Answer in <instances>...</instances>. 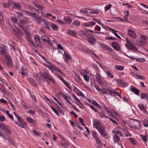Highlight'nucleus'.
Segmentation results:
<instances>
[{
    "instance_id": "obj_1",
    "label": "nucleus",
    "mask_w": 148,
    "mask_h": 148,
    "mask_svg": "<svg viewBox=\"0 0 148 148\" xmlns=\"http://www.w3.org/2000/svg\"><path fill=\"white\" fill-rule=\"evenodd\" d=\"M81 75L83 77L84 80L87 82L89 81L90 77L89 76V73L86 69H84L81 71L80 73Z\"/></svg>"
},
{
    "instance_id": "obj_2",
    "label": "nucleus",
    "mask_w": 148,
    "mask_h": 148,
    "mask_svg": "<svg viewBox=\"0 0 148 148\" xmlns=\"http://www.w3.org/2000/svg\"><path fill=\"white\" fill-rule=\"evenodd\" d=\"M82 47H79L80 50L83 51L84 52H86L88 53H89L90 54H92V57L95 59H97L98 57L96 55L91 51L90 50H89L86 47L84 46H82Z\"/></svg>"
},
{
    "instance_id": "obj_3",
    "label": "nucleus",
    "mask_w": 148,
    "mask_h": 148,
    "mask_svg": "<svg viewBox=\"0 0 148 148\" xmlns=\"http://www.w3.org/2000/svg\"><path fill=\"white\" fill-rule=\"evenodd\" d=\"M4 57L6 58V63L8 66L10 68L12 67L13 65L11 58L8 54H5Z\"/></svg>"
},
{
    "instance_id": "obj_4",
    "label": "nucleus",
    "mask_w": 148,
    "mask_h": 148,
    "mask_svg": "<svg viewBox=\"0 0 148 148\" xmlns=\"http://www.w3.org/2000/svg\"><path fill=\"white\" fill-rule=\"evenodd\" d=\"M126 39L127 41L126 45L129 49L134 51L138 50L137 48L131 43L128 40L127 38H126Z\"/></svg>"
},
{
    "instance_id": "obj_5",
    "label": "nucleus",
    "mask_w": 148,
    "mask_h": 148,
    "mask_svg": "<svg viewBox=\"0 0 148 148\" xmlns=\"http://www.w3.org/2000/svg\"><path fill=\"white\" fill-rule=\"evenodd\" d=\"M106 27L109 31H111L113 34H114V35L116 37H120L119 35H120L122 36H123L121 34V33L117 31L108 26H106Z\"/></svg>"
},
{
    "instance_id": "obj_6",
    "label": "nucleus",
    "mask_w": 148,
    "mask_h": 148,
    "mask_svg": "<svg viewBox=\"0 0 148 148\" xmlns=\"http://www.w3.org/2000/svg\"><path fill=\"white\" fill-rule=\"evenodd\" d=\"M117 84L120 86L125 87L126 86V83L125 82L121 80L120 79H118L116 80Z\"/></svg>"
},
{
    "instance_id": "obj_7",
    "label": "nucleus",
    "mask_w": 148,
    "mask_h": 148,
    "mask_svg": "<svg viewBox=\"0 0 148 148\" xmlns=\"http://www.w3.org/2000/svg\"><path fill=\"white\" fill-rule=\"evenodd\" d=\"M144 40H140L136 42V44L138 46H144L146 45V43L145 40L147 39V38H145Z\"/></svg>"
},
{
    "instance_id": "obj_8",
    "label": "nucleus",
    "mask_w": 148,
    "mask_h": 148,
    "mask_svg": "<svg viewBox=\"0 0 148 148\" xmlns=\"http://www.w3.org/2000/svg\"><path fill=\"white\" fill-rule=\"evenodd\" d=\"M109 92L110 93L112 96H117L121 99L122 98L121 95H120L118 92H116L114 90L112 89L111 90H109Z\"/></svg>"
},
{
    "instance_id": "obj_9",
    "label": "nucleus",
    "mask_w": 148,
    "mask_h": 148,
    "mask_svg": "<svg viewBox=\"0 0 148 148\" xmlns=\"http://www.w3.org/2000/svg\"><path fill=\"white\" fill-rule=\"evenodd\" d=\"M44 65L46 67L48 68L53 73H54L55 70H56V69H57V67L54 65L52 64L49 65L45 64Z\"/></svg>"
},
{
    "instance_id": "obj_10",
    "label": "nucleus",
    "mask_w": 148,
    "mask_h": 148,
    "mask_svg": "<svg viewBox=\"0 0 148 148\" xmlns=\"http://www.w3.org/2000/svg\"><path fill=\"white\" fill-rule=\"evenodd\" d=\"M138 106L140 110L144 114H148L147 111L145 109L144 106L143 104L140 103H139L138 104Z\"/></svg>"
},
{
    "instance_id": "obj_11",
    "label": "nucleus",
    "mask_w": 148,
    "mask_h": 148,
    "mask_svg": "<svg viewBox=\"0 0 148 148\" xmlns=\"http://www.w3.org/2000/svg\"><path fill=\"white\" fill-rule=\"evenodd\" d=\"M96 24V23L93 21L88 22L87 23H83L82 25L84 27H88L95 25Z\"/></svg>"
},
{
    "instance_id": "obj_12",
    "label": "nucleus",
    "mask_w": 148,
    "mask_h": 148,
    "mask_svg": "<svg viewBox=\"0 0 148 148\" xmlns=\"http://www.w3.org/2000/svg\"><path fill=\"white\" fill-rule=\"evenodd\" d=\"M7 47L5 45H2L0 48V53L3 55L4 56L5 55L8 54L6 52Z\"/></svg>"
},
{
    "instance_id": "obj_13",
    "label": "nucleus",
    "mask_w": 148,
    "mask_h": 148,
    "mask_svg": "<svg viewBox=\"0 0 148 148\" xmlns=\"http://www.w3.org/2000/svg\"><path fill=\"white\" fill-rule=\"evenodd\" d=\"M100 123L99 120L95 119L93 122V127L97 130H98L99 128L101 127Z\"/></svg>"
},
{
    "instance_id": "obj_14",
    "label": "nucleus",
    "mask_w": 148,
    "mask_h": 148,
    "mask_svg": "<svg viewBox=\"0 0 148 148\" xmlns=\"http://www.w3.org/2000/svg\"><path fill=\"white\" fill-rule=\"evenodd\" d=\"M95 76L96 80L98 81V83L100 84H102L103 83L102 81L101 77V75L98 73H97Z\"/></svg>"
},
{
    "instance_id": "obj_15",
    "label": "nucleus",
    "mask_w": 148,
    "mask_h": 148,
    "mask_svg": "<svg viewBox=\"0 0 148 148\" xmlns=\"http://www.w3.org/2000/svg\"><path fill=\"white\" fill-rule=\"evenodd\" d=\"M129 35L131 37H136V35L134 30L128 29L127 30Z\"/></svg>"
},
{
    "instance_id": "obj_16",
    "label": "nucleus",
    "mask_w": 148,
    "mask_h": 148,
    "mask_svg": "<svg viewBox=\"0 0 148 148\" xmlns=\"http://www.w3.org/2000/svg\"><path fill=\"white\" fill-rule=\"evenodd\" d=\"M60 144L64 147H66L69 146V144L66 140L63 138L61 140Z\"/></svg>"
},
{
    "instance_id": "obj_17",
    "label": "nucleus",
    "mask_w": 148,
    "mask_h": 148,
    "mask_svg": "<svg viewBox=\"0 0 148 148\" xmlns=\"http://www.w3.org/2000/svg\"><path fill=\"white\" fill-rule=\"evenodd\" d=\"M64 22H65V24L66 23L69 24H70L72 21V20L71 18L69 16H66L64 17Z\"/></svg>"
},
{
    "instance_id": "obj_18",
    "label": "nucleus",
    "mask_w": 148,
    "mask_h": 148,
    "mask_svg": "<svg viewBox=\"0 0 148 148\" xmlns=\"http://www.w3.org/2000/svg\"><path fill=\"white\" fill-rule=\"evenodd\" d=\"M27 71L28 70L27 69L22 68L21 73L23 77H24L27 75Z\"/></svg>"
},
{
    "instance_id": "obj_19",
    "label": "nucleus",
    "mask_w": 148,
    "mask_h": 148,
    "mask_svg": "<svg viewBox=\"0 0 148 148\" xmlns=\"http://www.w3.org/2000/svg\"><path fill=\"white\" fill-rule=\"evenodd\" d=\"M13 3V8L16 9L20 10L21 9V6L20 4L16 2H14Z\"/></svg>"
},
{
    "instance_id": "obj_20",
    "label": "nucleus",
    "mask_w": 148,
    "mask_h": 148,
    "mask_svg": "<svg viewBox=\"0 0 148 148\" xmlns=\"http://www.w3.org/2000/svg\"><path fill=\"white\" fill-rule=\"evenodd\" d=\"M112 47L116 50L119 51L120 49V47L117 43L116 42H112Z\"/></svg>"
},
{
    "instance_id": "obj_21",
    "label": "nucleus",
    "mask_w": 148,
    "mask_h": 148,
    "mask_svg": "<svg viewBox=\"0 0 148 148\" xmlns=\"http://www.w3.org/2000/svg\"><path fill=\"white\" fill-rule=\"evenodd\" d=\"M0 129L1 130L8 131V127L3 124H1L0 123Z\"/></svg>"
},
{
    "instance_id": "obj_22",
    "label": "nucleus",
    "mask_w": 148,
    "mask_h": 148,
    "mask_svg": "<svg viewBox=\"0 0 148 148\" xmlns=\"http://www.w3.org/2000/svg\"><path fill=\"white\" fill-rule=\"evenodd\" d=\"M64 53L65 56V59L64 61L66 62H68L69 60L71 59V57L68 53L66 52H64Z\"/></svg>"
},
{
    "instance_id": "obj_23",
    "label": "nucleus",
    "mask_w": 148,
    "mask_h": 148,
    "mask_svg": "<svg viewBox=\"0 0 148 148\" xmlns=\"http://www.w3.org/2000/svg\"><path fill=\"white\" fill-rule=\"evenodd\" d=\"M27 125V124L26 123H23L22 121L20 120V119L19 120H18V125L19 127L23 128H24V126Z\"/></svg>"
},
{
    "instance_id": "obj_24",
    "label": "nucleus",
    "mask_w": 148,
    "mask_h": 148,
    "mask_svg": "<svg viewBox=\"0 0 148 148\" xmlns=\"http://www.w3.org/2000/svg\"><path fill=\"white\" fill-rule=\"evenodd\" d=\"M50 26L54 31H58L59 30V27L58 26L54 23H52Z\"/></svg>"
},
{
    "instance_id": "obj_25",
    "label": "nucleus",
    "mask_w": 148,
    "mask_h": 148,
    "mask_svg": "<svg viewBox=\"0 0 148 148\" xmlns=\"http://www.w3.org/2000/svg\"><path fill=\"white\" fill-rule=\"evenodd\" d=\"M100 46L101 48L106 50L110 51L111 49V48L109 47L107 45L105 44L101 43L100 44Z\"/></svg>"
},
{
    "instance_id": "obj_26",
    "label": "nucleus",
    "mask_w": 148,
    "mask_h": 148,
    "mask_svg": "<svg viewBox=\"0 0 148 148\" xmlns=\"http://www.w3.org/2000/svg\"><path fill=\"white\" fill-rule=\"evenodd\" d=\"M105 73L107 76L108 77L112 78H114V76L111 71H107L105 72Z\"/></svg>"
},
{
    "instance_id": "obj_27",
    "label": "nucleus",
    "mask_w": 148,
    "mask_h": 148,
    "mask_svg": "<svg viewBox=\"0 0 148 148\" xmlns=\"http://www.w3.org/2000/svg\"><path fill=\"white\" fill-rule=\"evenodd\" d=\"M124 13H126V14L125 15L124 18L125 20L123 21L127 22L128 18V16L129 14V12L128 10H125L124 12Z\"/></svg>"
},
{
    "instance_id": "obj_28",
    "label": "nucleus",
    "mask_w": 148,
    "mask_h": 148,
    "mask_svg": "<svg viewBox=\"0 0 148 148\" xmlns=\"http://www.w3.org/2000/svg\"><path fill=\"white\" fill-rule=\"evenodd\" d=\"M107 110L109 115L112 116H114V113L113 109L109 108L107 109Z\"/></svg>"
},
{
    "instance_id": "obj_29",
    "label": "nucleus",
    "mask_w": 148,
    "mask_h": 148,
    "mask_svg": "<svg viewBox=\"0 0 148 148\" xmlns=\"http://www.w3.org/2000/svg\"><path fill=\"white\" fill-rule=\"evenodd\" d=\"M24 12L25 13L26 15H29L34 18H35L36 16L35 13H30L26 10H24Z\"/></svg>"
},
{
    "instance_id": "obj_30",
    "label": "nucleus",
    "mask_w": 148,
    "mask_h": 148,
    "mask_svg": "<svg viewBox=\"0 0 148 148\" xmlns=\"http://www.w3.org/2000/svg\"><path fill=\"white\" fill-rule=\"evenodd\" d=\"M88 40L89 42L92 44H94L96 41L95 38H88Z\"/></svg>"
},
{
    "instance_id": "obj_31",
    "label": "nucleus",
    "mask_w": 148,
    "mask_h": 148,
    "mask_svg": "<svg viewBox=\"0 0 148 148\" xmlns=\"http://www.w3.org/2000/svg\"><path fill=\"white\" fill-rule=\"evenodd\" d=\"M68 33L71 36H75L77 34L75 32L72 30H68Z\"/></svg>"
},
{
    "instance_id": "obj_32",
    "label": "nucleus",
    "mask_w": 148,
    "mask_h": 148,
    "mask_svg": "<svg viewBox=\"0 0 148 148\" xmlns=\"http://www.w3.org/2000/svg\"><path fill=\"white\" fill-rule=\"evenodd\" d=\"M115 68L118 71H123L124 69V67L123 66L116 65L115 66Z\"/></svg>"
},
{
    "instance_id": "obj_33",
    "label": "nucleus",
    "mask_w": 148,
    "mask_h": 148,
    "mask_svg": "<svg viewBox=\"0 0 148 148\" xmlns=\"http://www.w3.org/2000/svg\"><path fill=\"white\" fill-rule=\"evenodd\" d=\"M131 90L132 92H134L136 95H139V90L136 89L135 88L132 87L131 88Z\"/></svg>"
},
{
    "instance_id": "obj_34",
    "label": "nucleus",
    "mask_w": 148,
    "mask_h": 148,
    "mask_svg": "<svg viewBox=\"0 0 148 148\" xmlns=\"http://www.w3.org/2000/svg\"><path fill=\"white\" fill-rule=\"evenodd\" d=\"M13 32L14 34H16L17 36H19L21 32L20 31L16 28L14 29H13Z\"/></svg>"
},
{
    "instance_id": "obj_35",
    "label": "nucleus",
    "mask_w": 148,
    "mask_h": 148,
    "mask_svg": "<svg viewBox=\"0 0 148 148\" xmlns=\"http://www.w3.org/2000/svg\"><path fill=\"white\" fill-rule=\"evenodd\" d=\"M114 141L115 143H118L119 140L120 138L118 135L114 134L113 138Z\"/></svg>"
},
{
    "instance_id": "obj_36",
    "label": "nucleus",
    "mask_w": 148,
    "mask_h": 148,
    "mask_svg": "<svg viewBox=\"0 0 148 148\" xmlns=\"http://www.w3.org/2000/svg\"><path fill=\"white\" fill-rule=\"evenodd\" d=\"M27 121L29 123L33 124L35 122V121L31 118L29 117H27L26 118Z\"/></svg>"
},
{
    "instance_id": "obj_37",
    "label": "nucleus",
    "mask_w": 148,
    "mask_h": 148,
    "mask_svg": "<svg viewBox=\"0 0 148 148\" xmlns=\"http://www.w3.org/2000/svg\"><path fill=\"white\" fill-rule=\"evenodd\" d=\"M112 132L113 133H114V134L116 135H118L120 136H121L122 135V133L118 131H116L115 129H114L113 130Z\"/></svg>"
},
{
    "instance_id": "obj_38",
    "label": "nucleus",
    "mask_w": 148,
    "mask_h": 148,
    "mask_svg": "<svg viewBox=\"0 0 148 148\" xmlns=\"http://www.w3.org/2000/svg\"><path fill=\"white\" fill-rule=\"evenodd\" d=\"M62 97H63V98H64V99H65V100L66 101V102L70 104H71V101H69L68 97L66 95H65V94H63L62 95Z\"/></svg>"
},
{
    "instance_id": "obj_39",
    "label": "nucleus",
    "mask_w": 148,
    "mask_h": 148,
    "mask_svg": "<svg viewBox=\"0 0 148 148\" xmlns=\"http://www.w3.org/2000/svg\"><path fill=\"white\" fill-rule=\"evenodd\" d=\"M29 21V19L27 18H23L22 21H21V24H23V23H27Z\"/></svg>"
},
{
    "instance_id": "obj_40",
    "label": "nucleus",
    "mask_w": 148,
    "mask_h": 148,
    "mask_svg": "<svg viewBox=\"0 0 148 148\" xmlns=\"http://www.w3.org/2000/svg\"><path fill=\"white\" fill-rule=\"evenodd\" d=\"M50 108L52 110L53 112L58 116L59 115V114L58 112L55 108L51 106H50Z\"/></svg>"
},
{
    "instance_id": "obj_41",
    "label": "nucleus",
    "mask_w": 148,
    "mask_h": 148,
    "mask_svg": "<svg viewBox=\"0 0 148 148\" xmlns=\"http://www.w3.org/2000/svg\"><path fill=\"white\" fill-rule=\"evenodd\" d=\"M11 20L14 23H15L17 22L18 19L15 16H12L11 17Z\"/></svg>"
},
{
    "instance_id": "obj_42",
    "label": "nucleus",
    "mask_w": 148,
    "mask_h": 148,
    "mask_svg": "<svg viewBox=\"0 0 148 148\" xmlns=\"http://www.w3.org/2000/svg\"><path fill=\"white\" fill-rule=\"evenodd\" d=\"M81 33H82L83 35V36H87V37L88 36H89V37H92L91 36H90V34H89L87 32H85L84 31L81 30L80 31Z\"/></svg>"
},
{
    "instance_id": "obj_43",
    "label": "nucleus",
    "mask_w": 148,
    "mask_h": 148,
    "mask_svg": "<svg viewBox=\"0 0 148 148\" xmlns=\"http://www.w3.org/2000/svg\"><path fill=\"white\" fill-rule=\"evenodd\" d=\"M50 75L48 72L44 73L42 74V76L45 79H47Z\"/></svg>"
},
{
    "instance_id": "obj_44",
    "label": "nucleus",
    "mask_w": 148,
    "mask_h": 148,
    "mask_svg": "<svg viewBox=\"0 0 148 148\" xmlns=\"http://www.w3.org/2000/svg\"><path fill=\"white\" fill-rule=\"evenodd\" d=\"M136 59L138 62H143L146 61L145 59L142 58H140L138 59L136 58Z\"/></svg>"
},
{
    "instance_id": "obj_45",
    "label": "nucleus",
    "mask_w": 148,
    "mask_h": 148,
    "mask_svg": "<svg viewBox=\"0 0 148 148\" xmlns=\"http://www.w3.org/2000/svg\"><path fill=\"white\" fill-rule=\"evenodd\" d=\"M47 79L52 83H54L55 82L54 80L50 75L49 76V77L47 78Z\"/></svg>"
},
{
    "instance_id": "obj_46",
    "label": "nucleus",
    "mask_w": 148,
    "mask_h": 148,
    "mask_svg": "<svg viewBox=\"0 0 148 148\" xmlns=\"http://www.w3.org/2000/svg\"><path fill=\"white\" fill-rule=\"evenodd\" d=\"M129 140L131 143L134 145H136L137 143L135 140L132 138H129Z\"/></svg>"
},
{
    "instance_id": "obj_47",
    "label": "nucleus",
    "mask_w": 148,
    "mask_h": 148,
    "mask_svg": "<svg viewBox=\"0 0 148 148\" xmlns=\"http://www.w3.org/2000/svg\"><path fill=\"white\" fill-rule=\"evenodd\" d=\"M58 78L60 79L63 82V83L65 84L66 86H69V84L66 81H64V79L58 76Z\"/></svg>"
},
{
    "instance_id": "obj_48",
    "label": "nucleus",
    "mask_w": 148,
    "mask_h": 148,
    "mask_svg": "<svg viewBox=\"0 0 148 148\" xmlns=\"http://www.w3.org/2000/svg\"><path fill=\"white\" fill-rule=\"evenodd\" d=\"M148 95L146 93H143L141 95V98L142 99H147Z\"/></svg>"
},
{
    "instance_id": "obj_49",
    "label": "nucleus",
    "mask_w": 148,
    "mask_h": 148,
    "mask_svg": "<svg viewBox=\"0 0 148 148\" xmlns=\"http://www.w3.org/2000/svg\"><path fill=\"white\" fill-rule=\"evenodd\" d=\"M42 40L45 42H48L49 44H51V42L49 40V38H43Z\"/></svg>"
},
{
    "instance_id": "obj_50",
    "label": "nucleus",
    "mask_w": 148,
    "mask_h": 148,
    "mask_svg": "<svg viewBox=\"0 0 148 148\" xmlns=\"http://www.w3.org/2000/svg\"><path fill=\"white\" fill-rule=\"evenodd\" d=\"M90 12L91 13L94 14H97L99 13L98 10H97L91 9Z\"/></svg>"
},
{
    "instance_id": "obj_51",
    "label": "nucleus",
    "mask_w": 148,
    "mask_h": 148,
    "mask_svg": "<svg viewBox=\"0 0 148 148\" xmlns=\"http://www.w3.org/2000/svg\"><path fill=\"white\" fill-rule=\"evenodd\" d=\"M34 40L37 45L39 44L40 42V38H34Z\"/></svg>"
},
{
    "instance_id": "obj_52",
    "label": "nucleus",
    "mask_w": 148,
    "mask_h": 148,
    "mask_svg": "<svg viewBox=\"0 0 148 148\" xmlns=\"http://www.w3.org/2000/svg\"><path fill=\"white\" fill-rule=\"evenodd\" d=\"M43 22L46 26H50V25H51L52 23L50 22L47 21L45 19H44V21Z\"/></svg>"
},
{
    "instance_id": "obj_53",
    "label": "nucleus",
    "mask_w": 148,
    "mask_h": 148,
    "mask_svg": "<svg viewBox=\"0 0 148 148\" xmlns=\"http://www.w3.org/2000/svg\"><path fill=\"white\" fill-rule=\"evenodd\" d=\"M91 132L92 135L95 138V139L97 138V133L96 132L93 131H91Z\"/></svg>"
},
{
    "instance_id": "obj_54",
    "label": "nucleus",
    "mask_w": 148,
    "mask_h": 148,
    "mask_svg": "<svg viewBox=\"0 0 148 148\" xmlns=\"http://www.w3.org/2000/svg\"><path fill=\"white\" fill-rule=\"evenodd\" d=\"M56 21L58 22L60 24H65V22H64V21H62V20L60 19H57Z\"/></svg>"
},
{
    "instance_id": "obj_55",
    "label": "nucleus",
    "mask_w": 148,
    "mask_h": 148,
    "mask_svg": "<svg viewBox=\"0 0 148 148\" xmlns=\"http://www.w3.org/2000/svg\"><path fill=\"white\" fill-rule=\"evenodd\" d=\"M99 133L103 137H104L107 135V134L105 130H103V131H102V132H101Z\"/></svg>"
},
{
    "instance_id": "obj_56",
    "label": "nucleus",
    "mask_w": 148,
    "mask_h": 148,
    "mask_svg": "<svg viewBox=\"0 0 148 148\" xmlns=\"http://www.w3.org/2000/svg\"><path fill=\"white\" fill-rule=\"evenodd\" d=\"M97 130L98 131L99 133H100L101 132H102V131H103V130H105V129L104 127L101 126L99 127L98 129V130Z\"/></svg>"
},
{
    "instance_id": "obj_57",
    "label": "nucleus",
    "mask_w": 148,
    "mask_h": 148,
    "mask_svg": "<svg viewBox=\"0 0 148 148\" xmlns=\"http://www.w3.org/2000/svg\"><path fill=\"white\" fill-rule=\"evenodd\" d=\"M143 125L145 127H148V120H145L144 121Z\"/></svg>"
},
{
    "instance_id": "obj_58",
    "label": "nucleus",
    "mask_w": 148,
    "mask_h": 148,
    "mask_svg": "<svg viewBox=\"0 0 148 148\" xmlns=\"http://www.w3.org/2000/svg\"><path fill=\"white\" fill-rule=\"evenodd\" d=\"M95 29L96 31H100L101 30V28L98 25H96L95 27Z\"/></svg>"
},
{
    "instance_id": "obj_59",
    "label": "nucleus",
    "mask_w": 148,
    "mask_h": 148,
    "mask_svg": "<svg viewBox=\"0 0 148 148\" xmlns=\"http://www.w3.org/2000/svg\"><path fill=\"white\" fill-rule=\"evenodd\" d=\"M16 13L17 14V17L18 18H21L23 16V13L22 12H17Z\"/></svg>"
},
{
    "instance_id": "obj_60",
    "label": "nucleus",
    "mask_w": 148,
    "mask_h": 148,
    "mask_svg": "<svg viewBox=\"0 0 148 148\" xmlns=\"http://www.w3.org/2000/svg\"><path fill=\"white\" fill-rule=\"evenodd\" d=\"M35 110H29L28 111V113L32 115H34L35 114Z\"/></svg>"
},
{
    "instance_id": "obj_61",
    "label": "nucleus",
    "mask_w": 148,
    "mask_h": 148,
    "mask_svg": "<svg viewBox=\"0 0 148 148\" xmlns=\"http://www.w3.org/2000/svg\"><path fill=\"white\" fill-rule=\"evenodd\" d=\"M96 143L100 145L101 144V142L99 138L98 137L95 139Z\"/></svg>"
},
{
    "instance_id": "obj_62",
    "label": "nucleus",
    "mask_w": 148,
    "mask_h": 148,
    "mask_svg": "<svg viewBox=\"0 0 148 148\" xmlns=\"http://www.w3.org/2000/svg\"><path fill=\"white\" fill-rule=\"evenodd\" d=\"M140 136L143 139V141L144 142H146L147 141V138L146 136H143V135H140Z\"/></svg>"
},
{
    "instance_id": "obj_63",
    "label": "nucleus",
    "mask_w": 148,
    "mask_h": 148,
    "mask_svg": "<svg viewBox=\"0 0 148 148\" xmlns=\"http://www.w3.org/2000/svg\"><path fill=\"white\" fill-rule=\"evenodd\" d=\"M9 103L10 104V105L12 109L13 110H16V108L15 107V106L10 101H9Z\"/></svg>"
},
{
    "instance_id": "obj_64",
    "label": "nucleus",
    "mask_w": 148,
    "mask_h": 148,
    "mask_svg": "<svg viewBox=\"0 0 148 148\" xmlns=\"http://www.w3.org/2000/svg\"><path fill=\"white\" fill-rule=\"evenodd\" d=\"M93 21H95L97 22L98 24H101V22L100 21V20L96 18H93Z\"/></svg>"
}]
</instances>
